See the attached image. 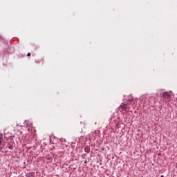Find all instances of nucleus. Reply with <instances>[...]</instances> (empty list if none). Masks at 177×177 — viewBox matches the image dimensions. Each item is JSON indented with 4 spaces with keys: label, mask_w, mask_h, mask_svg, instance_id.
<instances>
[{
    "label": "nucleus",
    "mask_w": 177,
    "mask_h": 177,
    "mask_svg": "<svg viewBox=\"0 0 177 177\" xmlns=\"http://www.w3.org/2000/svg\"><path fill=\"white\" fill-rule=\"evenodd\" d=\"M163 99H167V100H169L171 99V95L168 93V92H165L162 94Z\"/></svg>",
    "instance_id": "f257e3e1"
},
{
    "label": "nucleus",
    "mask_w": 177,
    "mask_h": 177,
    "mask_svg": "<svg viewBox=\"0 0 177 177\" xmlns=\"http://www.w3.org/2000/svg\"><path fill=\"white\" fill-rule=\"evenodd\" d=\"M127 108L128 105L127 104H124L120 106V109H122V110H127Z\"/></svg>",
    "instance_id": "f03ea898"
},
{
    "label": "nucleus",
    "mask_w": 177,
    "mask_h": 177,
    "mask_svg": "<svg viewBox=\"0 0 177 177\" xmlns=\"http://www.w3.org/2000/svg\"><path fill=\"white\" fill-rule=\"evenodd\" d=\"M2 142H3V135L0 134V146L2 145Z\"/></svg>",
    "instance_id": "7ed1b4c3"
},
{
    "label": "nucleus",
    "mask_w": 177,
    "mask_h": 177,
    "mask_svg": "<svg viewBox=\"0 0 177 177\" xmlns=\"http://www.w3.org/2000/svg\"><path fill=\"white\" fill-rule=\"evenodd\" d=\"M85 153H89L91 151V149L89 147H86L84 148Z\"/></svg>",
    "instance_id": "20e7f679"
},
{
    "label": "nucleus",
    "mask_w": 177,
    "mask_h": 177,
    "mask_svg": "<svg viewBox=\"0 0 177 177\" xmlns=\"http://www.w3.org/2000/svg\"><path fill=\"white\" fill-rule=\"evenodd\" d=\"M27 56H28V57L31 56V53H28L27 54Z\"/></svg>",
    "instance_id": "39448f33"
},
{
    "label": "nucleus",
    "mask_w": 177,
    "mask_h": 177,
    "mask_svg": "<svg viewBox=\"0 0 177 177\" xmlns=\"http://www.w3.org/2000/svg\"><path fill=\"white\" fill-rule=\"evenodd\" d=\"M25 124L27 125V124H28V121H25Z\"/></svg>",
    "instance_id": "423d86ee"
},
{
    "label": "nucleus",
    "mask_w": 177,
    "mask_h": 177,
    "mask_svg": "<svg viewBox=\"0 0 177 177\" xmlns=\"http://www.w3.org/2000/svg\"><path fill=\"white\" fill-rule=\"evenodd\" d=\"M129 101H130V102H133V99H132V100H130Z\"/></svg>",
    "instance_id": "0eeeda50"
},
{
    "label": "nucleus",
    "mask_w": 177,
    "mask_h": 177,
    "mask_svg": "<svg viewBox=\"0 0 177 177\" xmlns=\"http://www.w3.org/2000/svg\"><path fill=\"white\" fill-rule=\"evenodd\" d=\"M84 163L86 164V160L84 161Z\"/></svg>",
    "instance_id": "6e6552de"
},
{
    "label": "nucleus",
    "mask_w": 177,
    "mask_h": 177,
    "mask_svg": "<svg viewBox=\"0 0 177 177\" xmlns=\"http://www.w3.org/2000/svg\"><path fill=\"white\" fill-rule=\"evenodd\" d=\"M9 149H12V147H10Z\"/></svg>",
    "instance_id": "1a4fd4ad"
}]
</instances>
